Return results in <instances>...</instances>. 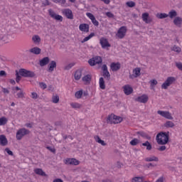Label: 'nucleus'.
I'll return each mask as SVG.
<instances>
[{"mask_svg": "<svg viewBox=\"0 0 182 182\" xmlns=\"http://www.w3.org/2000/svg\"><path fill=\"white\" fill-rule=\"evenodd\" d=\"M169 139H170L169 132H161L158 133L156 135V143H158V144L164 146V144H167V143H168Z\"/></svg>", "mask_w": 182, "mask_h": 182, "instance_id": "f257e3e1", "label": "nucleus"}, {"mask_svg": "<svg viewBox=\"0 0 182 182\" xmlns=\"http://www.w3.org/2000/svg\"><path fill=\"white\" fill-rule=\"evenodd\" d=\"M123 122V117L115 115L114 114H111L107 117V122L110 124H119Z\"/></svg>", "mask_w": 182, "mask_h": 182, "instance_id": "f03ea898", "label": "nucleus"}, {"mask_svg": "<svg viewBox=\"0 0 182 182\" xmlns=\"http://www.w3.org/2000/svg\"><path fill=\"white\" fill-rule=\"evenodd\" d=\"M126 33H127V27L122 26L118 29L116 36L118 39H123L126 36Z\"/></svg>", "mask_w": 182, "mask_h": 182, "instance_id": "7ed1b4c3", "label": "nucleus"}, {"mask_svg": "<svg viewBox=\"0 0 182 182\" xmlns=\"http://www.w3.org/2000/svg\"><path fill=\"white\" fill-rule=\"evenodd\" d=\"M176 82V77H168L166 81L161 85V89H164L165 90L168 89L169 86H171L173 82Z\"/></svg>", "mask_w": 182, "mask_h": 182, "instance_id": "20e7f679", "label": "nucleus"}, {"mask_svg": "<svg viewBox=\"0 0 182 182\" xmlns=\"http://www.w3.org/2000/svg\"><path fill=\"white\" fill-rule=\"evenodd\" d=\"M18 73L23 77H33L35 76V73L23 68L20 69Z\"/></svg>", "mask_w": 182, "mask_h": 182, "instance_id": "39448f33", "label": "nucleus"}, {"mask_svg": "<svg viewBox=\"0 0 182 182\" xmlns=\"http://www.w3.org/2000/svg\"><path fill=\"white\" fill-rule=\"evenodd\" d=\"M103 62V59L100 56H95L88 60L90 66H95L96 65H101Z\"/></svg>", "mask_w": 182, "mask_h": 182, "instance_id": "423d86ee", "label": "nucleus"}, {"mask_svg": "<svg viewBox=\"0 0 182 182\" xmlns=\"http://www.w3.org/2000/svg\"><path fill=\"white\" fill-rule=\"evenodd\" d=\"M26 134H29V130L22 128L17 131L16 137L18 140H22L23 136H26Z\"/></svg>", "mask_w": 182, "mask_h": 182, "instance_id": "0eeeda50", "label": "nucleus"}, {"mask_svg": "<svg viewBox=\"0 0 182 182\" xmlns=\"http://www.w3.org/2000/svg\"><path fill=\"white\" fill-rule=\"evenodd\" d=\"M157 113L162 117H164V119H167L168 120H173V115H171V113H170L168 111L158 110Z\"/></svg>", "mask_w": 182, "mask_h": 182, "instance_id": "6e6552de", "label": "nucleus"}, {"mask_svg": "<svg viewBox=\"0 0 182 182\" xmlns=\"http://www.w3.org/2000/svg\"><path fill=\"white\" fill-rule=\"evenodd\" d=\"M48 14L50 16H51L53 19H55V21H59L60 22L63 21V17L59 14H56V13H55L52 9L48 10Z\"/></svg>", "mask_w": 182, "mask_h": 182, "instance_id": "1a4fd4ad", "label": "nucleus"}, {"mask_svg": "<svg viewBox=\"0 0 182 182\" xmlns=\"http://www.w3.org/2000/svg\"><path fill=\"white\" fill-rule=\"evenodd\" d=\"M63 15H65L67 19H73V12L70 9H64L62 10Z\"/></svg>", "mask_w": 182, "mask_h": 182, "instance_id": "9d476101", "label": "nucleus"}, {"mask_svg": "<svg viewBox=\"0 0 182 182\" xmlns=\"http://www.w3.org/2000/svg\"><path fill=\"white\" fill-rule=\"evenodd\" d=\"M65 164H71L72 166H79L80 164V161H79L77 159L75 158H68L65 160Z\"/></svg>", "mask_w": 182, "mask_h": 182, "instance_id": "9b49d317", "label": "nucleus"}, {"mask_svg": "<svg viewBox=\"0 0 182 182\" xmlns=\"http://www.w3.org/2000/svg\"><path fill=\"white\" fill-rule=\"evenodd\" d=\"M100 43L102 49H106V48H110V46H112L109 43V41H107V38H105L103 37L100 38Z\"/></svg>", "mask_w": 182, "mask_h": 182, "instance_id": "f8f14e48", "label": "nucleus"}, {"mask_svg": "<svg viewBox=\"0 0 182 182\" xmlns=\"http://www.w3.org/2000/svg\"><path fill=\"white\" fill-rule=\"evenodd\" d=\"M86 16L90 19L95 26H99V21L96 20V18L92 13H86Z\"/></svg>", "mask_w": 182, "mask_h": 182, "instance_id": "ddd939ff", "label": "nucleus"}, {"mask_svg": "<svg viewBox=\"0 0 182 182\" xmlns=\"http://www.w3.org/2000/svg\"><path fill=\"white\" fill-rule=\"evenodd\" d=\"M136 102H139V103H147L149 102V96L146 95H142L135 99Z\"/></svg>", "mask_w": 182, "mask_h": 182, "instance_id": "4468645a", "label": "nucleus"}, {"mask_svg": "<svg viewBox=\"0 0 182 182\" xmlns=\"http://www.w3.org/2000/svg\"><path fill=\"white\" fill-rule=\"evenodd\" d=\"M90 26L89 24L87 23H81L79 26V30L81 32H83L84 33H87V32H89V29H90Z\"/></svg>", "mask_w": 182, "mask_h": 182, "instance_id": "2eb2a0df", "label": "nucleus"}, {"mask_svg": "<svg viewBox=\"0 0 182 182\" xmlns=\"http://www.w3.org/2000/svg\"><path fill=\"white\" fill-rule=\"evenodd\" d=\"M120 68H122L120 63H112L110 64V69L112 72H117V70H119Z\"/></svg>", "mask_w": 182, "mask_h": 182, "instance_id": "dca6fc26", "label": "nucleus"}, {"mask_svg": "<svg viewBox=\"0 0 182 182\" xmlns=\"http://www.w3.org/2000/svg\"><path fill=\"white\" fill-rule=\"evenodd\" d=\"M140 68H136L133 70V74L129 76L130 79H134V77H139L141 72Z\"/></svg>", "mask_w": 182, "mask_h": 182, "instance_id": "f3484780", "label": "nucleus"}, {"mask_svg": "<svg viewBox=\"0 0 182 182\" xmlns=\"http://www.w3.org/2000/svg\"><path fill=\"white\" fill-rule=\"evenodd\" d=\"M124 92L129 96V95H132L133 93V88L130 87V85H124L123 87Z\"/></svg>", "mask_w": 182, "mask_h": 182, "instance_id": "a211bd4d", "label": "nucleus"}, {"mask_svg": "<svg viewBox=\"0 0 182 182\" xmlns=\"http://www.w3.org/2000/svg\"><path fill=\"white\" fill-rule=\"evenodd\" d=\"M82 82H85L86 85H89L90 82H92V74H87L82 77Z\"/></svg>", "mask_w": 182, "mask_h": 182, "instance_id": "6ab92c4d", "label": "nucleus"}, {"mask_svg": "<svg viewBox=\"0 0 182 182\" xmlns=\"http://www.w3.org/2000/svg\"><path fill=\"white\" fill-rule=\"evenodd\" d=\"M30 53H33V55H40L42 50L38 47H33L29 50Z\"/></svg>", "mask_w": 182, "mask_h": 182, "instance_id": "aec40b11", "label": "nucleus"}, {"mask_svg": "<svg viewBox=\"0 0 182 182\" xmlns=\"http://www.w3.org/2000/svg\"><path fill=\"white\" fill-rule=\"evenodd\" d=\"M173 23L176 26H178V28H181L182 18L178 16L175 17L173 19Z\"/></svg>", "mask_w": 182, "mask_h": 182, "instance_id": "412c9836", "label": "nucleus"}, {"mask_svg": "<svg viewBox=\"0 0 182 182\" xmlns=\"http://www.w3.org/2000/svg\"><path fill=\"white\" fill-rule=\"evenodd\" d=\"M55 4H59L63 8H67L68 6V3H66V0H53Z\"/></svg>", "mask_w": 182, "mask_h": 182, "instance_id": "4be33fe9", "label": "nucleus"}, {"mask_svg": "<svg viewBox=\"0 0 182 182\" xmlns=\"http://www.w3.org/2000/svg\"><path fill=\"white\" fill-rule=\"evenodd\" d=\"M141 18L145 23H150V22H151V19L149 18V13L142 14Z\"/></svg>", "mask_w": 182, "mask_h": 182, "instance_id": "5701e85b", "label": "nucleus"}, {"mask_svg": "<svg viewBox=\"0 0 182 182\" xmlns=\"http://www.w3.org/2000/svg\"><path fill=\"white\" fill-rule=\"evenodd\" d=\"M0 144L1 146H6L8 144V139L5 135H0Z\"/></svg>", "mask_w": 182, "mask_h": 182, "instance_id": "b1692460", "label": "nucleus"}, {"mask_svg": "<svg viewBox=\"0 0 182 182\" xmlns=\"http://www.w3.org/2000/svg\"><path fill=\"white\" fill-rule=\"evenodd\" d=\"M49 57H45L40 60V66H46L49 63Z\"/></svg>", "mask_w": 182, "mask_h": 182, "instance_id": "393cba45", "label": "nucleus"}, {"mask_svg": "<svg viewBox=\"0 0 182 182\" xmlns=\"http://www.w3.org/2000/svg\"><path fill=\"white\" fill-rule=\"evenodd\" d=\"M55 68H56V62L52 60L48 65V72H53Z\"/></svg>", "mask_w": 182, "mask_h": 182, "instance_id": "a878e982", "label": "nucleus"}, {"mask_svg": "<svg viewBox=\"0 0 182 182\" xmlns=\"http://www.w3.org/2000/svg\"><path fill=\"white\" fill-rule=\"evenodd\" d=\"M74 77L75 80H80V78L82 77V70H76L74 74Z\"/></svg>", "mask_w": 182, "mask_h": 182, "instance_id": "bb28decb", "label": "nucleus"}, {"mask_svg": "<svg viewBox=\"0 0 182 182\" xmlns=\"http://www.w3.org/2000/svg\"><path fill=\"white\" fill-rule=\"evenodd\" d=\"M99 85L100 89H102V90H105V89H106V85H105V79L103 78V77H100Z\"/></svg>", "mask_w": 182, "mask_h": 182, "instance_id": "cd10ccee", "label": "nucleus"}, {"mask_svg": "<svg viewBox=\"0 0 182 182\" xmlns=\"http://www.w3.org/2000/svg\"><path fill=\"white\" fill-rule=\"evenodd\" d=\"M32 41L36 45H39V43H41V37L38 35H35L32 37Z\"/></svg>", "mask_w": 182, "mask_h": 182, "instance_id": "c85d7f7f", "label": "nucleus"}, {"mask_svg": "<svg viewBox=\"0 0 182 182\" xmlns=\"http://www.w3.org/2000/svg\"><path fill=\"white\" fill-rule=\"evenodd\" d=\"M94 139L97 143H99V144H101L102 146H106L105 141L102 140L99 136H95Z\"/></svg>", "mask_w": 182, "mask_h": 182, "instance_id": "c756f323", "label": "nucleus"}, {"mask_svg": "<svg viewBox=\"0 0 182 182\" xmlns=\"http://www.w3.org/2000/svg\"><path fill=\"white\" fill-rule=\"evenodd\" d=\"M164 126V127H166V129L173 128L174 127V122L171 121H166Z\"/></svg>", "mask_w": 182, "mask_h": 182, "instance_id": "7c9ffc66", "label": "nucleus"}, {"mask_svg": "<svg viewBox=\"0 0 182 182\" xmlns=\"http://www.w3.org/2000/svg\"><path fill=\"white\" fill-rule=\"evenodd\" d=\"M156 18L159 19H164L165 18H168V14L166 13H159L156 14Z\"/></svg>", "mask_w": 182, "mask_h": 182, "instance_id": "2f4dec72", "label": "nucleus"}, {"mask_svg": "<svg viewBox=\"0 0 182 182\" xmlns=\"http://www.w3.org/2000/svg\"><path fill=\"white\" fill-rule=\"evenodd\" d=\"M168 15L171 19H173V18H177V11L175 10H171L168 12Z\"/></svg>", "mask_w": 182, "mask_h": 182, "instance_id": "473e14b6", "label": "nucleus"}, {"mask_svg": "<svg viewBox=\"0 0 182 182\" xmlns=\"http://www.w3.org/2000/svg\"><path fill=\"white\" fill-rule=\"evenodd\" d=\"M34 172L36 173V174H38V176H43V177L46 176V173H45V172L41 168H36L34 170Z\"/></svg>", "mask_w": 182, "mask_h": 182, "instance_id": "72a5a7b5", "label": "nucleus"}, {"mask_svg": "<svg viewBox=\"0 0 182 182\" xmlns=\"http://www.w3.org/2000/svg\"><path fill=\"white\" fill-rule=\"evenodd\" d=\"M8 123V118L6 117H0V126H5Z\"/></svg>", "mask_w": 182, "mask_h": 182, "instance_id": "f704fd0d", "label": "nucleus"}, {"mask_svg": "<svg viewBox=\"0 0 182 182\" xmlns=\"http://www.w3.org/2000/svg\"><path fill=\"white\" fill-rule=\"evenodd\" d=\"M70 106L73 109H80V107H82V105L77 102H71Z\"/></svg>", "mask_w": 182, "mask_h": 182, "instance_id": "c9c22d12", "label": "nucleus"}, {"mask_svg": "<svg viewBox=\"0 0 182 182\" xmlns=\"http://www.w3.org/2000/svg\"><path fill=\"white\" fill-rule=\"evenodd\" d=\"M146 161H159V158L153 156L145 159Z\"/></svg>", "mask_w": 182, "mask_h": 182, "instance_id": "e433bc0d", "label": "nucleus"}, {"mask_svg": "<svg viewBox=\"0 0 182 182\" xmlns=\"http://www.w3.org/2000/svg\"><path fill=\"white\" fill-rule=\"evenodd\" d=\"M102 76L107 80H110V73H109V71H104V72H102Z\"/></svg>", "mask_w": 182, "mask_h": 182, "instance_id": "4c0bfd02", "label": "nucleus"}, {"mask_svg": "<svg viewBox=\"0 0 182 182\" xmlns=\"http://www.w3.org/2000/svg\"><path fill=\"white\" fill-rule=\"evenodd\" d=\"M142 146L146 147V150H151L152 149L151 144H150L149 141H146L145 143H143Z\"/></svg>", "mask_w": 182, "mask_h": 182, "instance_id": "58836bf2", "label": "nucleus"}, {"mask_svg": "<svg viewBox=\"0 0 182 182\" xmlns=\"http://www.w3.org/2000/svg\"><path fill=\"white\" fill-rule=\"evenodd\" d=\"M82 95H83V91L82 90L77 91L75 94V96L76 99H81Z\"/></svg>", "mask_w": 182, "mask_h": 182, "instance_id": "ea45409f", "label": "nucleus"}, {"mask_svg": "<svg viewBox=\"0 0 182 182\" xmlns=\"http://www.w3.org/2000/svg\"><path fill=\"white\" fill-rule=\"evenodd\" d=\"M139 143H140V141L138 139L134 138V139H132L129 144H131V146H137V144H139Z\"/></svg>", "mask_w": 182, "mask_h": 182, "instance_id": "a19ab883", "label": "nucleus"}, {"mask_svg": "<svg viewBox=\"0 0 182 182\" xmlns=\"http://www.w3.org/2000/svg\"><path fill=\"white\" fill-rule=\"evenodd\" d=\"M95 36V33H91L88 36L85 37L83 40H82V43L84 42H87V41L92 39V38H93Z\"/></svg>", "mask_w": 182, "mask_h": 182, "instance_id": "79ce46f5", "label": "nucleus"}, {"mask_svg": "<svg viewBox=\"0 0 182 182\" xmlns=\"http://www.w3.org/2000/svg\"><path fill=\"white\" fill-rule=\"evenodd\" d=\"M132 182H143V177H134L132 179Z\"/></svg>", "mask_w": 182, "mask_h": 182, "instance_id": "37998d69", "label": "nucleus"}, {"mask_svg": "<svg viewBox=\"0 0 182 182\" xmlns=\"http://www.w3.org/2000/svg\"><path fill=\"white\" fill-rule=\"evenodd\" d=\"M53 103H59V95H53L52 97Z\"/></svg>", "mask_w": 182, "mask_h": 182, "instance_id": "c03bdc74", "label": "nucleus"}, {"mask_svg": "<svg viewBox=\"0 0 182 182\" xmlns=\"http://www.w3.org/2000/svg\"><path fill=\"white\" fill-rule=\"evenodd\" d=\"M126 4L129 6V8H133L136 6V3L132 1L127 2Z\"/></svg>", "mask_w": 182, "mask_h": 182, "instance_id": "a18cd8bd", "label": "nucleus"}, {"mask_svg": "<svg viewBox=\"0 0 182 182\" xmlns=\"http://www.w3.org/2000/svg\"><path fill=\"white\" fill-rule=\"evenodd\" d=\"M16 82L17 83H19V82H21V79H22V77L20 76L19 73H18V71H16Z\"/></svg>", "mask_w": 182, "mask_h": 182, "instance_id": "49530a36", "label": "nucleus"}, {"mask_svg": "<svg viewBox=\"0 0 182 182\" xmlns=\"http://www.w3.org/2000/svg\"><path fill=\"white\" fill-rule=\"evenodd\" d=\"M172 50H173L174 52H177V53H180V52H181V48H180V47L178 46H173L172 48Z\"/></svg>", "mask_w": 182, "mask_h": 182, "instance_id": "de8ad7c7", "label": "nucleus"}, {"mask_svg": "<svg viewBox=\"0 0 182 182\" xmlns=\"http://www.w3.org/2000/svg\"><path fill=\"white\" fill-rule=\"evenodd\" d=\"M39 85H40V87L43 90L46 89V87H48V86L46 85V84L45 82H40Z\"/></svg>", "mask_w": 182, "mask_h": 182, "instance_id": "09e8293b", "label": "nucleus"}, {"mask_svg": "<svg viewBox=\"0 0 182 182\" xmlns=\"http://www.w3.org/2000/svg\"><path fill=\"white\" fill-rule=\"evenodd\" d=\"M106 16L108 17V18H114V14H113L112 12L110 11H108L106 13Z\"/></svg>", "mask_w": 182, "mask_h": 182, "instance_id": "8fccbe9b", "label": "nucleus"}, {"mask_svg": "<svg viewBox=\"0 0 182 182\" xmlns=\"http://www.w3.org/2000/svg\"><path fill=\"white\" fill-rule=\"evenodd\" d=\"M5 151L8 154L9 156H14V152H12V151H10L9 148H6Z\"/></svg>", "mask_w": 182, "mask_h": 182, "instance_id": "3c124183", "label": "nucleus"}, {"mask_svg": "<svg viewBox=\"0 0 182 182\" xmlns=\"http://www.w3.org/2000/svg\"><path fill=\"white\" fill-rule=\"evenodd\" d=\"M17 97H18V99H22L23 97V92L21 91L20 92H18Z\"/></svg>", "mask_w": 182, "mask_h": 182, "instance_id": "603ef678", "label": "nucleus"}, {"mask_svg": "<svg viewBox=\"0 0 182 182\" xmlns=\"http://www.w3.org/2000/svg\"><path fill=\"white\" fill-rule=\"evenodd\" d=\"M151 86H156V85H157V80H151Z\"/></svg>", "mask_w": 182, "mask_h": 182, "instance_id": "864d4df0", "label": "nucleus"}, {"mask_svg": "<svg viewBox=\"0 0 182 182\" xmlns=\"http://www.w3.org/2000/svg\"><path fill=\"white\" fill-rule=\"evenodd\" d=\"M31 97L32 99H38V94L36 92H32Z\"/></svg>", "mask_w": 182, "mask_h": 182, "instance_id": "5fc2aeb1", "label": "nucleus"}, {"mask_svg": "<svg viewBox=\"0 0 182 182\" xmlns=\"http://www.w3.org/2000/svg\"><path fill=\"white\" fill-rule=\"evenodd\" d=\"M50 2H49V0H45L44 1H43V5L44 6H48V5H50Z\"/></svg>", "mask_w": 182, "mask_h": 182, "instance_id": "6e6d98bb", "label": "nucleus"}, {"mask_svg": "<svg viewBox=\"0 0 182 182\" xmlns=\"http://www.w3.org/2000/svg\"><path fill=\"white\" fill-rule=\"evenodd\" d=\"M176 67H177L178 69H179L180 70H182V63H176Z\"/></svg>", "mask_w": 182, "mask_h": 182, "instance_id": "4d7b16f0", "label": "nucleus"}, {"mask_svg": "<svg viewBox=\"0 0 182 182\" xmlns=\"http://www.w3.org/2000/svg\"><path fill=\"white\" fill-rule=\"evenodd\" d=\"M102 72H107V71H109L107 70V65H103L102 67Z\"/></svg>", "mask_w": 182, "mask_h": 182, "instance_id": "13d9d810", "label": "nucleus"}, {"mask_svg": "<svg viewBox=\"0 0 182 182\" xmlns=\"http://www.w3.org/2000/svg\"><path fill=\"white\" fill-rule=\"evenodd\" d=\"M166 146H160V147L158 149V150H159V151H164V150H166Z\"/></svg>", "mask_w": 182, "mask_h": 182, "instance_id": "bf43d9fd", "label": "nucleus"}, {"mask_svg": "<svg viewBox=\"0 0 182 182\" xmlns=\"http://www.w3.org/2000/svg\"><path fill=\"white\" fill-rule=\"evenodd\" d=\"M0 76H6V73L4 70L0 71Z\"/></svg>", "mask_w": 182, "mask_h": 182, "instance_id": "052dcab7", "label": "nucleus"}, {"mask_svg": "<svg viewBox=\"0 0 182 182\" xmlns=\"http://www.w3.org/2000/svg\"><path fill=\"white\" fill-rule=\"evenodd\" d=\"M164 178L161 176L156 182H164Z\"/></svg>", "mask_w": 182, "mask_h": 182, "instance_id": "680f3d73", "label": "nucleus"}, {"mask_svg": "<svg viewBox=\"0 0 182 182\" xmlns=\"http://www.w3.org/2000/svg\"><path fill=\"white\" fill-rule=\"evenodd\" d=\"M48 150H50L52 153H55V150L54 148H52L50 146H47Z\"/></svg>", "mask_w": 182, "mask_h": 182, "instance_id": "e2e57ef3", "label": "nucleus"}, {"mask_svg": "<svg viewBox=\"0 0 182 182\" xmlns=\"http://www.w3.org/2000/svg\"><path fill=\"white\" fill-rule=\"evenodd\" d=\"M102 2H104V4H106V5H109V4H110V0H100Z\"/></svg>", "mask_w": 182, "mask_h": 182, "instance_id": "0e129e2a", "label": "nucleus"}, {"mask_svg": "<svg viewBox=\"0 0 182 182\" xmlns=\"http://www.w3.org/2000/svg\"><path fill=\"white\" fill-rule=\"evenodd\" d=\"M3 92L5 94L9 93V90L6 88H3Z\"/></svg>", "mask_w": 182, "mask_h": 182, "instance_id": "69168bd1", "label": "nucleus"}, {"mask_svg": "<svg viewBox=\"0 0 182 182\" xmlns=\"http://www.w3.org/2000/svg\"><path fill=\"white\" fill-rule=\"evenodd\" d=\"M10 83H11V85H16V82H15V80H10Z\"/></svg>", "mask_w": 182, "mask_h": 182, "instance_id": "338daca9", "label": "nucleus"}, {"mask_svg": "<svg viewBox=\"0 0 182 182\" xmlns=\"http://www.w3.org/2000/svg\"><path fill=\"white\" fill-rule=\"evenodd\" d=\"M53 182H63V181H62V179L57 178V179H55Z\"/></svg>", "mask_w": 182, "mask_h": 182, "instance_id": "774afa93", "label": "nucleus"}]
</instances>
